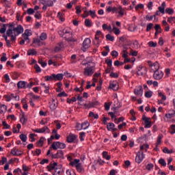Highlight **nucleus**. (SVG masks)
Returning a JSON list of instances; mask_svg holds the SVG:
<instances>
[{
  "label": "nucleus",
  "mask_w": 175,
  "mask_h": 175,
  "mask_svg": "<svg viewBox=\"0 0 175 175\" xmlns=\"http://www.w3.org/2000/svg\"><path fill=\"white\" fill-rule=\"evenodd\" d=\"M24 32V28L23 26L18 25L16 27H14V25H10L8 29L7 30L6 35L11 38L10 40L12 43L16 40V36L23 33Z\"/></svg>",
  "instance_id": "f257e3e1"
},
{
  "label": "nucleus",
  "mask_w": 175,
  "mask_h": 175,
  "mask_svg": "<svg viewBox=\"0 0 175 175\" xmlns=\"http://www.w3.org/2000/svg\"><path fill=\"white\" fill-rule=\"evenodd\" d=\"M63 36H64L67 42H76L77 40V38H75L72 37V31H70V29H64L62 31Z\"/></svg>",
  "instance_id": "f03ea898"
},
{
  "label": "nucleus",
  "mask_w": 175,
  "mask_h": 175,
  "mask_svg": "<svg viewBox=\"0 0 175 175\" xmlns=\"http://www.w3.org/2000/svg\"><path fill=\"white\" fill-rule=\"evenodd\" d=\"M70 166H75L79 173H83L84 172V168L81 166V163H80V159H75L73 161L70 163Z\"/></svg>",
  "instance_id": "7ed1b4c3"
},
{
  "label": "nucleus",
  "mask_w": 175,
  "mask_h": 175,
  "mask_svg": "<svg viewBox=\"0 0 175 175\" xmlns=\"http://www.w3.org/2000/svg\"><path fill=\"white\" fill-rule=\"evenodd\" d=\"M66 148V145L64 143H61L59 142H55L52 144L50 148L53 150H58V148L64 149Z\"/></svg>",
  "instance_id": "20e7f679"
},
{
  "label": "nucleus",
  "mask_w": 175,
  "mask_h": 175,
  "mask_svg": "<svg viewBox=\"0 0 175 175\" xmlns=\"http://www.w3.org/2000/svg\"><path fill=\"white\" fill-rule=\"evenodd\" d=\"M146 158V155H144V153L142 151H138L137 152L136 157H135V162L136 163H142L143 162V159Z\"/></svg>",
  "instance_id": "39448f33"
},
{
  "label": "nucleus",
  "mask_w": 175,
  "mask_h": 175,
  "mask_svg": "<svg viewBox=\"0 0 175 175\" xmlns=\"http://www.w3.org/2000/svg\"><path fill=\"white\" fill-rule=\"evenodd\" d=\"M148 66L150 68L152 72H157V70H159V63L157 62H155L154 63H152L151 61H148Z\"/></svg>",
  "instance_id": "423d86ee"
},
{
  "label": "nucleus",
  "mask_w": 175,
  "mask_h": 175,
  "mask_svg": "<svg viewBox=\"0 0 175 175\" xmlns=\"http://www.w3.org/2000/svg\"><path fill=\"white\" fill-rule=\"evenodd\" d=\"M99 38H103V34H102V31H97L95 35V40L94 41V44L99 47V44H100V40Z\"/></svg>",
  "instance_id": "0eeeda50"
},
{
  "label": "nucleus",
  "mask_w": 175,
  "mask_h": 175,
  "mask_svg": "<svg viewBox=\"0 0 175 175\" xmlns=\"http://www.w3.org/2000/svg\"><path fill=\"white\" fill-rule=\"evenodd\" d=\"M94 72H95V70L92 66H88L83 69L84 76H91L92 75H94Z\"/></svg>",
  "instance_id": "6e6552de"
},
{
  "label": "nucleus",
  "mask_w": 175,
  "mask_h": 175,
  "mask_svg": "<svg viewBox=\"0 0 175 175\" xmlns=\"http://www.w3.org/2000/svg\"><path fill=\"white\" fill-rule=\"evenodd\" d=\"M153 77L155 80H161L163 77V72L159 70L154 71Z\"/></svg>",
  "instance_id": "1a4fd4ad"
},
{
  "label": "nucleus",
  "mask_w": 175,
  "mask_h": 175,
  "mask_svg": "<svg viewBox=\"0 0 175 175\" xmlns=\"http://www.w3.org/2000/svg\"><path fill=\"white\" fill-rule=\"evenodd\" d=\"M134 94L137 96H143V87H142V85L137 86L134 89Z\"/></svg>",
  "instance_id": "9d476101"
},
{
  "label": "nucleus",
  "mask_w": 175,
  "mask_h": 175,
  "mask_svg": "<svg viewBox=\"0 0 175 175\" xmlns=\"http://www.w3.org/2000/svg\"><path fill=\"white\" fill-rule=\"evenodd\" d=\"M147 73V69L145 67L138 66L137 75L138 76H144Z\"/></svg>",
  "instance_id": "9b49d317"
},
{
  "label": "nucleus",
  "mask_w": 175,
  "mask_h": 175,
  "mask_svg": "<svg viewBox=\"0 0 175 175\" xmlns=\"http://www.w3.org/2000/svg\"><path fill=\"white\" fill-rule=\"evenodd\" d=\"M33 131L34 132H36V133H44V132H46V133H50V129H49V127H47L46 126L42 129H34Z\"/></svg>",
  "instance_id": "f8f14e48"
},
{
  "label": "nucleus",
  "mask_w": 175,
  "mask_h": 175,
  "mask_svg": "<svg viewBox=\"0 0 175 175\" xmlns=\"http://www.w3.org/2000/svg\"><path fill=\"white\" fill-rule=\"evenodd\" d=\"M143 121L145 122V128H151L152 125L151 124V118H147L146 116L142 117Z\"/></svg>",
  "instance_id": "ddd939ff"
},
{
  "label": "nucleus",
  "mask_w": 175,
  "mask_h": 175,
  "mask_svg": "<svg viewBox=\"0 0 175 175\" xmlns=\"http://www.w3.org/2000/svg\"><path fill=\"white\" fill-rule=\"evenodd\" d=\"M31 46H32V47H40L42 46L41 40L39 38H33Z\"/></svg>",
  "instance_id": "4468645a"
},
{
  "label": "nucleus",
  "mask_w": 175,
  "mask_h": 175,
  "mask_svg": "<svg viewBox=\"0 0 175 175\" xmlns=\"http://www.w3.org/2000/svg\"><path fill=\"white\" fill-rule=\"evenodd\" d=\"M109 88H111V90H113V91H118V82H117L116 81L110 82Z\"/></svg>",
  "instance_id": "2eb2a0df"
},
{
  "label": "nucleus",
  "mask_w": 175,
  "mask_h": 175,
  "mask_svg": "<svg viewBox=\"0 0 175 175\" xmlns=\"http://www.w3.org/2000/svg\"><path fill=\"white\" fill-rule=\"evenodd\" d=\"M51 157L55 159L58 158H64V152H62V150H57L56 154H51Z\"/></svg>",
  "instance_id": "dca6fc26"
},
{
  "label": "nucleus",
  "mask_w": 175,
  "mask_h": 175,
  "mask_svg": "<svg viewBox=\"0 0 175 175\" xmlns=\"http://www.w3.org/2000/svg\"><path fill=\"white\" fill-rule=\"evenodd\" d=\"M76 139H77V135L70 133L67 137V142L68 143H73Z\"/></svg>",
  "instance_id": "f3484780"
},
{
  "label": "nucleus",
  "mask_w": 175,
  "mask_h": 175,
  "mask_svg": "<svg viewBox=\"0 0 175 175\" xmlns=\"http://www.w3.org/2000/svg\"><path fill=\"white\" fill-rule=\"evenodd\" d=\"M62 49H64V44L62 42H59L57 44H56V46L54 49V51H55V53H58V52L61 51V50H62Z\"/></svg>",
  "instance_id": "a211bd4d"
},
{
  "label": "nucleus",
  "mask_w": 175,
  "mask_h": 175,
  "mask_svg": "<svg viewBox=\"0 0 175 175\" xmlns=\"http://www.w3.org/2000/svg\"><path fill=\"white\" fill-rule=\"evenodd\" d=\"M91 45V40L90 38H85L83 42L84 49H88Z\"/></svg>",
  "instance_id": "6ab92c4d"
},
{
  "label": "nucleus",
  "mask_w": 175,
  "mask_h": 175,
  "mask_svg": "<svg viewBox=\"0 0 175 175\" xmlns=\"http://www.w3.org/2000/svg\"><path fill=\"white\" fill-rule=\"evenodd\" d=\"M42 3L49 7L54 6V1L53 0H42Z\"/></svg>",
  "instance_id": "aec40b11"
},
{
  "label": "nucleus",
  "mask_w": 175,
  "mask_h": 175,
  "mask_svg": "<svg viewBox=\"0 0 175 175\" xmlns=\"http://www.w3.org/2000/svg\"><path fill=\"white\" fill-rule=\"evenodd\" d=\"M57 163H50L49 165H47L46 169L49 172H51L52 170H55V167L57 166Z\"/></svg>",
  "instance_id": "412c9836"
},
{
  "label": "nucleus",
  "mask_w": 175,
  "mask_h": 175,
  "mask_svg": "<svg viewBox=\"0 0 175 175\" xmlns=\"http://www.w3.org/2000/svg\"><path fill=\"white\" fill-rule=\"evenodd\" d=\"M57 107H58V103L55 102V100L53 99L50 105V109L55 110Z\"/></svg>",
  "instance_id": "4be33fe9"
},
{
  "label": "nucleus",
  "mask_w": 175,
  "mask_h": 175,
  "mask_svg": "<svg viewBox=\"0 0 175 175\" xmlns=\"http://www.w3.org/2000/svg\"><path fill=\"white\" fill-rule=\"evenodd\" d=\"M61 169H62V165H59L56 166V167H55V172L53 174V175H59L61 174Z\"/></svg>",
  "instance_id": "5701e85b"
},
{
  "label": "nucleus",
  "mask_w": 175,
  "mask_h": 175,
  "mask_svg": "<svg viewBox=\"0 0 175 175\" xmlns=\"http://www.w3.org/2000/svg\"><path fill=\"white\" fill-rule=\"evenodd\" d=\"M162 139H163V135L160 134L157 137L156 147H158L161 143H162Z\"/></svg>",
  "instance_id": "b1692460"
},
{
  "label": "nucleus",
  "mask_w": 175,
  "mask_h": 175,
  "mask_svg": "<svg viewBox=\"0 0 175 175\" xmlns=\"http://www.w3.org/2000/svg\"><path fill=\"white\" fill-rule=\"evenodd\" d=\"M11 154H12V155H14V156H18V155H21L23 152L16 148H13L11 151Z\"/></svg>",
  "instance_id": "393cba45"
},
{
  "label": "nucleus",
  "mask_w": 175,
  "mask_h": 175,
  "mask_svg": "<svg viewBox=\"0 0 175 175\" xmlns=\"http://www.w3.org/2000/svg\"><path fill=\"white\" fill-rule=\"evenodd\" d=\"M175 111L174 110H170L168 113L165 114V117L167 118H173L174 117Z\"/></svg>",
  "instance_id": "a878e982"
},
{
  "label": "nucleus",
  "mask_w": 175,
  "mask_h": 175,
  "mask_svg": "<svg viewBox=\"0 0 175 175\" xmlns=\"http://www.w3.org/2000/svg\"><path fill=\"white\" fill-rule=\"evenodd\" d=\"M20 121L21 124L24 125V124H27V121H28V119L25 118V113H23L21 116Z\"/></svg>",
  "instance_id": "bb28decb"
},
{
  "label": "nucleus",
  "mask_w": 175,
  "mask_h": 175,
  "mask_svg": "<svg viewBox=\"0 0 175 175\" xmlns=\"http://www.w3.org/2000/svg\"><path fill=\"white\" fill-rule=\"evenodd\" d=\"M55 74H52L51 76H45V81H53V80H55Z\"/></svg>",
  "instance_id": "cd10ccee"
},
{
  "label": "nucleus",
  "mask_w": 175,
  "mask_h": 175,
  "mask_svg": "<svg viewBox=\"0 0 175 175\" xmlns=\"http://www.w3.org/2000/svg\"><path fill=\"white\" fill-rule=\"evenodd\" d=\"M26 84H27V82L21 81L18 82L17 87L19 89L25 88Z\"/></svg>",
  "instance_id": "c85d7f7f"
},
{
  "label": "nucleus",
  "mask_w": 175,
  "mask_h": 175,
  "mask_svg": "<svg viewBox=\"0 0 175 175\" xmlns=\"http://www.w3.org/2000/svg\"><path fill=\"white\" fill-rule=\"evenodd\" d=\"M8 110V107L3 104H0V114L5 113Z\"/></svg>",
  "instance_id": "c756f323"
},
{
  "label": "nucleus",
  "mask_w": 175,
  "mask_h": 175,
  "mask_svg": "<svg viewBox=\"0 0 175 175\" xmlns=\"http://www.w3.org/2000/svg\"><path fill=\"white\" fill-rule=\"evenodd\" d=\"M125 12V10H124V8H122V7H121L120 5L118 6V14H120V16H121V17H122V16H124V13Z\"/></svg>",
  "instance_id": "7c9ffc66"
},
{
  "label": "nucleus",
  "mask_w": 175,
  "mask_h": 175,
  "mask_svg": "<svg viewBox=\"0 0 175 175\" xmlns=\"http://www.w3.org/2000/svg\"><path fill=\"white\" fill-rule=\"evenodd\" d=\"M36 54H38V52L34 49H29L27 51V55H36Z\"/></svg>",
  "instance_id": "2f4dec72"
},
{
  "label": "nucleus",
  "mask_w": 175,
  "mask_h": 175,
  "mask_svg": "<svg viewBox=\"0 0 175 175\" xmlns=\"http://www.w3.org/2000/svg\"><path fill=\"white\" fill-rule=\"evenodd\" d=\"M44 143V137H42L38 142L36 143L38 147H43Z\"/></svg>",
  "instance_id": "473e14b6"
},
{
  "label": "nucleus",
  "mask_w": 175,
  "mask_h": 175,
  "mask_svg": "<svg viewBox=\"0 0 175 175\" xmlns=\"http://www.w3.org/2000/svg\"><path fill=\"white\" fill-rule=\"evenodd\" d=\"M133 49H135V50H137V49H140V44H139V41L135 40L133 42Z\"/></svg>",
  "instance_id": "72a5a7b5"
},
{
  "label": "nucleus",
  "mask_w": 175,
  "mask_h": 175,
  "mask_svg": "<svg viewBox=\"0 0 175 175\" xmlns=\"http://www.w3.org/2000/svg\"><path fill=\"white\" fill-rule=\"evenodd\" d=\"M64 79V74H55V81H57V80L61 81Z\"/></svg>",
  "instance_id": "f704fd0d"
},
{
  "label": "nucleus",
  "mask_w": 175,
  "mask_h": 175,
  "mask_svg": "<svg viewBox=\"0 0 175 175\" xmlns=\"http://www.w3.org/2000/svg\"><path fill=\"white\" fill-rule=\"evenodd\" d=\"M81 126L82 129H88V128L90 126V122L87 121L84 122L81 124Z\"/></svg>",
  "instance_id": "c9c22d12"
},
{
  "label": "nucleus",
  "mask_w": 175,
  "mask_h": 175,
  "mask_svg": "<svg viewBox=\"0 0 175 175\" xmlns=\"http://www.w3.org/2000/svg\"><path fill=\"white\" fill-rule=\"evenodd\" d=\"M47 39V33L43 32L40 36V40L44 41Z\"/></svg>",
  "instance_id": "e433bc0d"
},
{
  "label": "nucleus",
  "mask_w": 175,
  "mask_h": 175,
  "mask_svg": "<svg viewBox=\"0 0 175 175\" xmlns=\"http://www.w3.org/2000/svg\"><path fill=\"white\" fill-rule=\"evenodd\" d=\"M116 126V124L114 123H108L107 125V131H111L112 129H114Z\"/></svg>",
  "instance_id": "4c0bfd02"
},
{
  "label": "nucleus",
  "mask_w": 175,
  "mask_h": 175,
  "mask_svg": "<svg viewBox=\"0 0 175 175\" xmlns=\"http://www.w3.org/2000/svg\"><path fill=\"white\" fill-rule=\"evenodd\" d=\"M85 27H88L89 28L92 27V22L90 19H85Z\"/></svg>",
  "instance_id": "58836bf2"
},
{
  "label": "nucleus",
  "mask_w": 175,
  "mask_h": 175,
  "mask_svg": "<svg viewBox=\"0 0 175 175\" xmlns=\"http://www.w3.org/2000/svg\"><path fill=\"white\" fill-rule=\"evenodd\" d=\"M103 158L106 159L107 161H110V159L111 158V157H110V155L107 154V152H106V151H104L103 152Z\"/></svg>",
  "instance_id": "ea45409f"
},
{
  "label": "nucleus",
  "mask_w": 175,
  "mask_h": 175,
  "mask_svg": "<svg viewBox=\"0 0 175 175\" xmlns=\"http://www.w3.org/2000/svg\"><path fill=\"white\" fill-rule=\"evenodd\" d=\"M19 137H20L21 140H22V142L23 143H25V142H27V136L25 134H21L19 135Z\"/></svg>",
  "instance_id": "a19ab883"
},
{
  "label": "nucleus",
  "mask_w": 175,
  "mask_h": 175,
  "mask_svg": "<svg viewBox=\"0 0 175 175\" xmlns=\"http://www.w3.org/2000/svg\"><path fill=\"white\" fill-rule=\"evenodd\" d=\"M23 35L29 38V36H32V32L29 29H26Z\"/></svg>",
  "instance_id": "79ce46f5"
},
{
  "label": "nucleus",
  "mask_w": 175,
  "mask_h": 175,
  "mask_svg": "<svg viewBox=\"0 0 175 175\" xmlns=\"http://www.w3.org/2000/svg\"><path fill=\"white\" fill-rule=\"evenodd\" d=\"M38 64L42 66V68H45V66H47V63L46 62H43L42 59H39Z\"/></svg>",
  "instance_id": "37998d69"
},
{
  "label": "nucleus",
  "mask_w": 175,
  "mask_h": 175,
  "mask_svg": "<svg viewBox=\"0 0 175 175\" xmlns=\"http://www.w3.org/2000/svg\"><path fill=\"white\" fill-rule=\"evenodd\" d=\"M22 39H23V40L27 44L31 42V40H29V37L25 36L24 34L22 35Z\"/></svg>",
  "instance_id": "c03bdc74"
},
{
  "label": "nucleus",
  "mask_w": 175,
  "mask_h": 175,
  "mask_svg": "<svg viewBox=\"0 0 175 175\" xmlns=\"http://www.w3.org/2000/svg\"><path fill=\"white\" fill-rule=\"evenodd\" d=\"M129 55H132V57H137V51H134L133 49H131Z\"/></svg>",
  "instance_id": "a18cd8bd"
},
{
  "label": "nucleus",
  "mask_w": 175,
  "mask_h": 175,
  "mask_svg": "<svg viewBox=\"0 0 175 175\" xmlns=\"http://www.w3.org/2000/svg\"><path fill=\"white\" fill-rule=\"evenodd\" d=\"M113 31L115 35H120V33H121V31H120V29L116 27V26H114V25H113Z\"/></svg>",
  "instance_id": "49530a36"
},
{
  "label": "nucleus",
  "mask_w": 175,
  "mask_h": 175,
  "mask_svg": "<svg viewBox=\"0 0 175 175\" xmlns=\"http://www.w3.org/2000/svg\"><path fill=\"white\" fill-rule=\"evenodd\" d=\"M84 137H85V133L81 132L79 133V139L81 142H84Z\"/></svg>",
  "instance_id": "de8ad7c7"
},
{
  "label": "nucleus",
  "mask_w": 175,
  "mask_h": 175,
  "mask_svg": "<svg viewBox=\"0 0 175 175\" xmlns=\"http://www.w3.org/2000/svg\"><path fill=\"white\" fill-rule=\"evenodd\" d=\"M163 151L165 154H173V150H169L167 148H165Z\"/></svg>",
  "instance_id": "09e8293b"
},
{
  "label": "nucleus",
  "mask_w": 175,
  "mask_h": 175,
  "mask_svg": "<svg viewBox=\"0 0 175 175\" xmlns=\"http://www.w3.org/2000/svg\"><path fill=\"white\" fill-rule=\"evenodd\" d=\"M3 37L4 38L6 42V45L8 46V47H10V40H8V36L4 34Z\"/></svg>",
  "instance_id": "8fccbe9b"
},
{
  "label": "nucleus",
  "mask_w": 175,
  "mask_h": 175,
  "mask_svg": "<svg viewBox=\"0 0 175 175\" xmlns=\"http://www.w3.org/2000/svg\"><path fill=\"white\" fill-rule=\"evenodd\" d=\"M159 163L161 165V166H166V161H165V159H160L159 160Z\"/></svg>",
  "instance_id": "3c124183"
},
{
  "label": "nucleus",
  "mask_w": 175,
  "mask_h": 175,
  "mask_svg": "<svg viewBox=\"0 0 175 175\" xmlns=\"http://www.w3.org/2000/svg\"><path fill=\"white\" fill-rule=\"evenodd\" d=\"M106 39L107 40H110V42H113L114 41V36L110 35V34H107L106 36Z\"/></svg>",
  "instance_id": "603ef678"
},
{
  "label": "nucleus",
  "mask_w": 175,
  "mask_h": 175,
  "mask_svg": "<svg viewBox=\"0 0 175 175\" xmlns=\"http://www.w3.org/2000/svg\"><path fill=\"white\" fill-rule=\"evenodd\" d=\"M34 17H36L37 20H40V18H42V14L40 13V12H37L34 15Z\"/></svg>",
  "instance_id": "864d4df0"
},
{
  "label": "nucleus",
  "mask_w": 175,
  "mask_h": 175,
  "mask_svg": "<svg viewBox=\"0 0 175 175\" xmlns=\"http://www.w3.org/2000/svg\"><path fill=\"white\" fill-rule=\"evenodd\" d=\"M170 133H171V135H174V133H175V125L174 124L171 125Z\"/></svg>",
  "instance_id": "5fc2aeb1"
},
{
  "label": "nucleus",
  "mask_w": 175,
  "mask_h": 175,
  "mask_svg": "<svg viewBox=\"0 0 175 175\" xmlns=\"http://www.w3.org/2000/svg\"><path fill=\"white\" fill-rule=\"evenodd\" d=\"M165 13L168 14H173L174 13V10L172 8H166Z\"/></svg>",
  "instance_id": "6e6d98bb"
},
{
  "label": "nucleus",
  "mask_w": 175,
  "mask_h": 175,
  "mask_svg": "<svg viewBox=\"0 0 175 175\" xmlns=\"http://www.w3.org/2000/svg\"><path fill=\"white\" fill-rule=\"evenodd\" d=\"M149 47H157V42H154L153 41H150L148 43Z\"/></svg>",
  "instance_id": "4d7b16f0"
},
{
  "label": "nucleus",
  "mask_w": 175,
  "mask_h": 175,
  "mask_svg": "<svg viewBox=\"0 0 175 175\" xmlns=\"http://www.w3.org/2000/svg\"><path fill=\"white\" fill-rule=\"evenodd\" d=\"M8 61V57H6V53H3V57H1V62H6Z\"/></svg>",
  "instance_id": "13d9d810"
},
{
  "label": "nucleus",
  "mask_w": 175,
  "mask_h": 175,
  "mask_svg": "<svg viewBox=\"0 0 175 175\" xmlns=\"http://www.w3.org/2000/svg\"><path fill=\"white\" fill-rule=\"evenodd\" d=\"M168 23L170 24H175V17H170L167 18Z\"/></svg>",
  "instance_id": "bf43d9fd"
},
{
  "label": "nucleus",
  "mask_w": 175,
  "mask_h": 175,
  "mask_svg": "<svg viewBox=\"0 0 175 175\" xmlns=\"http://www.w3.org/2000/svg\"><path fill=\"white\" fill-rule=\"evenodd\" d=\"M8 162V159L6 157H2L1 161H0V165H5Z\"/></svg>",
  "instance_id": "052dcab7"
},
{
  "label": "nucleus",
  "mask_w": 175,
  "mask_h": 175,
  "mask_svg": "<svg viewBox=\"0 0 175 175\" xmlns=\"http://www.w3.org/2000/svg\"><path fill=\"white\" fill-rule=\"evenodd\" d=\"M146 98H151L152 96V92L148 91L145 93Z\"/></svg>",
  "instance_id": "680f3d73"
},
{
  "label": "nucleus",
  "mask_w": 175,
  "mask_h": 175,
  "mask_svg": "<svg viewBox=\"0 0 175 175\" xmlns=\"http://www.w3.org/2000/svg\"><path fill=\"white\" fill-rule=\"evenodd\" d=\"M34 68L36 69V72H37V73H40V72H42V70L40 69V67L38 64H36L34 66Z\"/></svg>",
  "instance_id": "e2e57ef3"
},
{
  "label": "nucleus",
  "mask_w": 175,
  "mask_h": 175,
  "mask_svg": "<svg viewBox=\"0 0 175 175\" xmlns=\"http://www.w3.org/2000/svg\"><path fill=\"white\" fill-rule=\"evenodd\" d=\"M27 14H33L35 13V10L32 8H28L27 10Z\"/></svg>",
  "instance_id": "0e129e2a"
},
{
  "label": "nucleus",
  "mask_w": 175,
  "mask_h": 175,
  "mask_svg": "<svg viewBox=\"0 0 175 175\" xmlns=\"http://www.w3.org/2000/svg\"><path fill=\"white\" fill-rule=\"evenodd\" d=\"M146 169L147 170H151L152 169H154V164L152 163H149L146 165Z\"/></svg>",
  "instance_id": "69168bd1"
},
{
  "label": "nucleus",
  "mask_w": 175,
  "mask_h": 175,
  "mask_svg": "<svg viewBox=\"0 0 175 175\" xmlns=\"http://www.w3.org/2000/svg\"><path fill=\"white\" fill-rule=\"evenodd\" d=\"M152 27H154V24L152 23H149L147 27H146V31L147 32H148V31H151V28H152Z\"/></svg>",
  "instance_id": "338daca9"
},
{
  "label": "nucleus",
  "mask_w": 175,
  "mask_h": 175,
  "mask_svg": "<svg viewBox=\"0 0 175 175\" xmlns=\"http://www.w3.org/2000/svg\"><path fill=\"white\" fill-rule=\"evenodd\" d=\"M30 96H31V99H35V100H38V99H39V98H40V96H36L33 93L30 94Z\"/></svg>",
  "instance_id": "774afa93"
}]
</instances>
